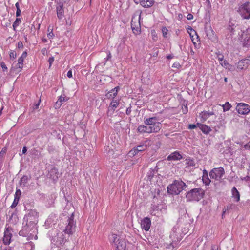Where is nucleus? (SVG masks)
Listing matches in <instances>:
<instances>
[{"mask_svg": "<svg viewBox=\"0 0 250 250\" xmlns=\"http://www.w3.org/2000/svg\"><path fill=\"white\" fill-rule=\"evenodd\" d=\"M187 185L181 180H174L173 183L167 187L168 193L172 195H178L183 190H186Z\"/></svg>", "mask_w": 250, "mask_h": 250, "instance_id": "f257e3e1", "label": "nucleus"}, {"mask_svg": "<svg viewBox=\"0 0 250 250\" xmlns=\"http://www.w3.org/2000/svg\"><path fill=\"white\" fill-rule=\"evenodd\" d=\"M205 195V191L202 188H193L188 191L186 195L187 202L199 201Z\"/></svg>", "mask_w": 250, "mask_h": 250, "instance_id": "f03ea898", "label": "nucleus"}, {"mask_svg": "<svg viewBox=\"0 0 250 250\" xmlns=\"http://www.w3.org/2000/svg\"><path fill=\"white\" fill-rule=\"evenodd\" d=\"M22 229L19 231V234L23 237H26L29 235L30 236H33L37 230L36 226L28 224L26 225L24 222H22Z\"/></svg>", "mask_w": 250, "mask_h": 250, "instance_id": "7ed1b4c3", "label": "nucleus"}, {"mask_svg": "<svg viewBox=\"0 0 250 250\" xmlns=\"http://www.w3.org/2000/svg\"><path fill=\"white\" fill-rule=\"evenodd\" d=\"M23 222L26 225L29 224L36 226L38 222V213L35 210H30L27 214L25 215L23 219Z\"/></svg>", "mask_w": 250, "mask_h": 250, "instance_id": "20e7f679", "label": "nucleus"}, {"mask_svg": "<svg viewBox=\"0 0 250 250\" xmlns=\"http://www.w3.org/2000/svg\"><path fill=\"white\" fill-rule=\"evenodd\" d=\"M237 12L243 19H250V2H246L240 5Z\"/></svg>", "mask_w": 250, "mask_h": 250, "instance_id": "39448f33", "label": "nucleus"}, {"mask_svg": "<svg viewBox=\"0 0 250 250\" xmlns=\"http://www.w3.org/2000/svg\"><path fill=\"white\" fill-rule=\"evenodd\" d=\"M225 174V171L223 167L214 168L209 172V175L211 179L219 181Z\"/></svg>", "mask_w": 250, "mask_h": 250, "instance_id": "423d86ee", "label": "nucleus"}, {"mask_svg": "<svg viewBox=\"0 0 250 250\" xmlns=\"http://www.w3.org/2000/svg\"><path fill=\"white\" fill-rule=\"evenodd\" d=\"M241 39L243 47H250V28L242 31Z\"/></svg>", "mask_w": 250, "mask_h": 250, "instance_id": "0eeeda50", "label": "nucleus"}, {"mask_svg": "<svg viewBox=\"0 0 250 250\" xmlns=\"http://www.w3.org/2000/svg\"><path fill=\"white\" fill-rule=\"evenodd\" d=\"M67 222L68 223L63 232L65 234H68L69 235L72 234L75 227V223L74 221V215L73 214L70 217L68 218Z\"/></svg>", "mask_w": 250, "mask_h": 250, "instance_id": "6e6552de", "label": "nucleus"}, {"mask_svg": "<svg viewBox=\"0 0 250 250\" xmlns=\"http://www.w3.org/2000/svg\"><path fill=\"white\" fill-rule=\"evenodd\" d=\"M156 127H151L148 125H140L137 128V131L138 132L140 133H150L152 132L157 133L158 132V128L156 126Z\"/></svg>", "mask_w": 250, "mask_h": 250, "instance_id": "1a4fd4ad", "label": "nucleus"}, {"mask_svg": "<svg viewBox=\"0 0 250 250\" xmlns=\"http://www.w3.org/2000/svg\"><path fill=\"white\" fill-rule=\"evenodd\" d=\"M146 125H148L151 127H156L155 126L157 127L158 128V132L160 131L161 128V124L158 121V120L156 117H153L149 118H147L144 121Z\"/></svg>", "mask_w": 250, "mask_h": 250, "instance_id": "9d476101", "label": "nucleus"}, {"mask_svg": "<svg viewBox=\"0 0 250 250\" xmlns=\"http://www.w3.org/2000/svg\"><path fill=\"white\" fill-rule=\"evenodd\" d=\"M48 176L53 181H56L59 176L58 169L53 165H50L48 167Z\"/></svg>", "mask_w": 250, "mask_h": 250, "instance_id": "9b49d317", "label": "nucleus"}, {"mask_svg": "<svg viewBox=\"0 0 250 250\" xmlns=\"http://www.w3.org/2000/svg\"><path fill=\"white\" fill-rule=\"evenodd\" d=\"M12 231V228L8 227L6 228L4 233V236L3 238V243L5 245H8L10 244L12 234L11 232Z\"/></svg>", "mask_w": 250, "mask_h": 250, "instance_id": "f8f14e48", "label": "nucleus"}, {"mask_svg": "<svg viewBox=\"0 0 250 250\" xmlns=\"http://www.w3.org/2000/svg\"><path fill=\"white\" fill-rule=\"evenodd\" d=\"M52 240L53 242H56V245H62L65 243L67 239L66 237L64 236V234L62 232H61L60 233H58L57 236H55Z\"/></svg>", "mask_w": 250, "mask_h": 250, "instance_id": "ddd939ff", "label": "nucleus"}, {"mask_svg": "<svg viewBox=\"0 0 250 250\" xmlns=\"http://www.w3.org/2000/svg\"><path fill=\"white\" fill-rule=\"evenodd\" d=\"M116 250H126V243L124 238H119L115 243Z\"/></svg>", "mask_w": 250, "mask_h": 250, "instance_id": "4468645a", "label": "nucleus"}, {"mask_svg": "<svg viewBox=\"0 0 250 250\" xmlns=\"http://www.w3.org/2000/svg\"><path fill=\"white\" fill-rule=\"evenodd\" d=\"M151 221L149 218L146 217L141 220V226L143 229L148 231L151 226Z\"/></svg>", "mask_w": 250, "mask_h": 250, "instance_id": "2eb2a0df", "label": "nucleus"}, {"mask_svg": "<svg viewBox=\"0 0 250 250\" xmlns=\"http://www.w3.org/2000/svg\"><path fill=\"white\" fill-rule=\"evenodd\" d=\"M136 4H140L145 8H149L153 6L154 3V0H139L134 2Z\"/></svg>", "mask_w": 250, "mask_h": 250, "instance_id": "dca6fc26", "label": "nucleus"}, {"mask_svg": "<svg viewBox=\"0 0 250 250\" xmlns=\"http://www.w3.org/2000/svg\"><path fill=\"white\" fill-rule=\"evenodd\" d=\"M120 87L119 86H117L111 90L105 95L107 99H112V100L114 99L117 98V95L118 92V90H120Z\"/></svg>", "mask_w": 250, "mask_h": 250, "instance_id": "f3484780", "label": "nucleus"}, {"mask_svg": "<svg viewBox=\"0 0 250 250\" xmlns=\"http://www.w3.org/2000/svg\"><path fill=\"white\" fill-rule=\"evenodd\" d=\"M249 64H250V56L239 61L237 68L239 69H243L244 67H247Z\"/></svg>", "mask_w": 250, "mask_h": 250, "instance_id": "a211bd4d", "label": "nucleus"}, {"mask_svg": "<svg viewBox=\"0 0 250 250\" xmlns=\"http://www.w3.org/2000/svg\"><path fill=\"white\" fill-rule=\"evenodd\" d=\"M147 146L146 145H140L138 146L136 148H134L133 149L130 151V155H135L139 152H141L145 150L146 149Z\"/></svg>", "mask_w": 250, "mask_h": 250, "instance_id": "6ab92c4d", "label": "nucleus"}, {"mask_svg": "<svg viewBox=\"0 0 250 250\" xmlns=\"http://www.w3.org/2000/svg\"><path fill=\"white\" fill-rule=\"evenodd\" d=\"M181 159H182V156L180 152L177 151L171 153L167 158V160L168 161L180 160Z\"/></svg>", "mask_w": 250, "mask_h": 250, "instance_id": "aec40b11", "label": "nucleus"}, {"mask_svg": "<svg viewBox=\"0 0 250 250\" xmlns=\"http://www.w3.org/2000/svg\"><path fill=\"white\" fill-rule=\"evenodd\" d=\"M21 191L20 189H17L15 194L14 201L11 206V208H15L17 206V205H18L19 200H20V197H21Z\"/></svg>", "mask_w": 250, "mask_h": 250, "instance_id": "412c9836", "label": "nucleus"}, {"mask_svg": "<svg viewBox=\"0 0 250 250\" xmlns=\"http://www.w3.org/2000/svg\"><path fill=\"white\" fill-rule=\"evenodd\" d=\"M231 197L234 202H238L240 201V194L235 187H233L231 189Z\"/></svg>", "mask_w": 250, "mask_h": 250, "instance_id": "4be33fe9", "label": "nucleus"}, {"mask_svg": "<svg viewBox=\"0 0 250 250\" xmlns=\"http://www.w3.org/2000/svg\"><path fill=\"white\" fill-rule=\"evenodd\" d=\"M202 180L204 184L206 186H208L211 182V180L209 179L208 176V172L205 169L203 171Z\"/></svg>", "mask_w": 250, "mask_h": 250, "instance_id": "5701e85b", "label": "nucleus"}, {"mask_svg": "<svg viewBox=\"0 0 250 250\" xmlns=\"http://www.w3.org/2000/svg\"><path fill=\"white\" fill-rule=\"evenodd\" d=\"M197 125L204 134H208L211 131V128L205 125L198 123Z\"/></svg>", "mask_w": 250, "mask_h": 250, "instance_id": "b1692460", "label": "nucleus"}, {"mask_svg": "<svg viewBox=\"0 0 250 250\" xmlns=\"http://www.w3.org/2000/svg\"><path fill=\"white\" fill-rule=\"evenodd\" d=\"M68 100V98H67L65 96H60L58 100V101L56 102L55 106V108H59L60 106L62 105V103L63 102H64L65 101H67Z\"/></svg>", "mask_w": 250, "mask_h": 250, "instance_id": "393cba45", "label": "nucleus"}, {"mask_svg": "<svg viewBox=\"0 0 250 250\" xmlns=\"http://www.w3.org/2000/svg\"><path fill=\"white\" fill-rule=\"evenodd\" d=\"M23 61L24 60L21 58H19L18 59V63L15 66L16 67L14 68L16 72H19L22 70L23 66Z\"/></svg>", "mask_w": 250, "mask_h": 250, "instance_id": "a878e982", "label": "nucleus"}, {"mask_svg": "<svg viewBox=\"0 0 250 250\" xmlns=\"http://www.w3.org/2000/svg\"><path fill=\"white\" fill-rule=\"evenodd\" d=\"M213 114L214 113L213 111L208 112L205 110H204L201 113H200V115L204 121L206 120L210 116Z\"/></svg>", "mask_w": 250, "mask_h": 250, "instance_id": "bb28decb", "label": "nucleus"}, {"mask_svg": "<svg viewBox=\"0 0 250 250\" xmlns=\"http://www.w3.org/2000/svg\"><path fill=\"white\" fill-rule=\"evenodd\" d=\"M57 17L59 19H62L63 16V4L60 5L56 8Z\"/></svg>", "mask_w": 250, "mask_h": 250, "instance_id": "cd10ccee", "label": "nucleus"}, {"mask_svg": "<svg viewBox=\"0 0 250 250\" xmlns=\"http://www.w3.org/2000/svg\"><path fill=\"white\" fill-rule=\"evenodd\" d=\"M237 104L235 109H250V106L249 105L243 103H235Z\"/></svg>", "mask_w": 250, "mask_h": 250, "instance_id": "c85d7f7f", "label": "nucleus"}, {"mask_svg": "<svg viewBox=\"0 0 250 250\" xmlns=\"http://www.w3.org/2000/svg\"><path fill=\"white\" fill-rule=\"evenodd\" d=\"M29 178L27 175H23L19 181V184L21 187H25L27 183Z\"/></svg>", "mask_w": 250, "mask_h": 250, "instance_id": "c756f323", "label": "nucleus"}, {"mask_svg": "<svg viewBox=\"0 0 250 250\" xmlns=\"http://www.w3.org/2000/svg\"><path fill=\"white\" fill-rule=\"evenodd\" d=\"M119 102L120 100L118 98L113 99L110 104L109 107L111 108H117L120 104Z\"/></svg>", "mask_w": 250, "mask_h": 250, "instance_id": "7c9ffc66", "label": "nucleus"}, {"mask_svg": "<svg viewBox=\"0 0 250 250\" xmlns=\"http://www.w3.org/2000/svg\"><path fill=\"white\" fill-rule=\"evenodd\" d=\"M232 106L229 102H226L224 104H218L217 105V106L216 107L218 109H220L221 108H222L223 109H230L231 108Z\"/></svg>", "mask_w": 250, "mask_h": 250, "instance_id": "2f4dec72", "label": "nucleus"}, {"mask_svg": "<svg viewBox=\"0 0 250 250\" xmlns=\"http://www.w3.org/2000/svg\"><path fill=\"white\" fill-rule=\"evenodd\" d=\"M133 21H131V28L133 32L135 34H138L140 32V24L138 23V25L137 26L134 25L133 24Z\"/></svg>", "mask_w": 250, "mask_h": 250, "instance_id": "473e14b6", "label": "nucleus"}, {"mask_svg": "<svg viewBox=\"0 0 250 250\" xmlns=\"http://www.w3.org/2000/svg\"><path fill=\"white\" fill-rule=\"evenodd\" d=\"M186 164L188 165V166L191 167H195L196 166V163L195 161L191 159L190 158H188L186 159Z\"/></svg>", "mask_w": 250, "mask_h": 250, "instance_id": "72a5a7b5", "label": "nucleus"}, {"mask_svg": "<svg viewBox=\"0 0 250 250\" xmlns=\"http://www.w3.org/2000/svg\"><path fill=\"white\" fill-rule=\"evenodd\" d=\"M236 113H235L236 114V113L238 114V116H241V115H246L249 113L250 112V110H236Z\"/></svg>", "mask_w": 250, "mask_h": 250, "instance_id": "f704fd0d", "label": "nucleus"}, {"mask_svg": "<svg viewBox=\"0 0 250 250\" xmlns=\"http://www.w3.org/2000/svg\"><path fill=\"white\" fill-rule=\"evenodd\" d=\"M21 21L20 18H17L15 21L14 22L13 24V28L14 30H16V27L19 26V24L21 23Z\"/></svg>", "mask_w": 250, "mask_h": 250, "instance_id": "c9c22d12", "label": "nucleus"}, {"mask_svg": "<svg viewBox=\"0 0 250 250\" xmlns=\"http://www.w3.org/2000/svg\"><path fill=\"white\" fill-rule=\"evenodd\" d=\"M119 238L121 237L115 234H112L110 239L111 241L115 244V243H116L117 240Z\"/></svg>", "mask_w": 250, "mask_h": 250, "instance_id": "e433bc0d", "label": "nucleus"}, {"mask_svg": "<svg viewBox=\"0 0 250 250\" xmlns=\"http://www.w3.org/2000/svg\"><path fill=\"white\" fill-rule=\"evenodd\" d=\"M9 57L11 60H14L17 57V54L15 51L13 50H11L9 53Z\"/></svg>", "mask_w": 250, "mask_h": 250, "instance_id": "4c0bfd02", "label": "nucleus"}, {"mask_svg": "<svg viewBox=\"0 0 250 250\" xmlns=\"http://www.w3.org/2000/svg\"><path fill=\"white\" fill-rule=\"evenodd\" d=\"M154 172L153 170H149L147 172V178H148V179L150 181H151V179H152V178L154 176Z\"/></svg>", "mask_w": 250, "mask_h": 250, "instance_id": "58836bf2", "label": "nucleus"}, {"mask_svg": "<svg viewBox=\"0 0 250 250\" xmlns=\"http://www.w3.org/2000/svg\"><path fill=\"white\" fill-rule=\"evenodd\" d=\"M7 149L6 148H3L2 149V150L0 152V157H3L5 154H6Z\"/></svg>", "mask_w": 250, "mask_h": 250, "instance_id": "ea45409f", "label": "nucleus"}, {"mask_svg": "<svg viewBox=\"0 0 250 250\" xmlns=\"http://www.w3.org/2000/svg\"><path fill=\"white\" fill-rule=\"evenodd\" d=\"M220 250V248L216 245H212L211 247V250Z\"/></svg>", "mask_w": 250, "mask_h": 250, "instance_id": "a19ab883", "label": "nucleus"}, {"mask_svg": "<svg viewBox=\"0 0 250 250\" xmlns=\"http://www.w3.org/2000/svg\"><path fill=\"white\" fill-rule=\"evenodd\" d=\"M197 127H198L197 123L196 124H190V125H189L188 128L190 129H193Z\"/></svg>", "mask_w": 250, "mask_h": 250, "instance_id": "79ce46f5", "label": "nucleus"}, {"mask_svg": "<svg viewBox=\"0 0 250 250\" xmlns=\"http://www.w3.org/2000/svg\"><path fill=\"white\" fill-rule=\"evenodd\" d=\"M217 59L220 62H223V61L224 60L223 59H224V56L221 54H217Z\"/></svg>", "mask_w": 250, "mask_h": 250, "instance_id": "37998d69", "label": "nucleus"}, {"mask_svg": "<svg viewBox=\"0 0 250 250\" xmlns=\"http://www.w3.org/2000/svg\"><path fill=\"white\" fill-rule=\"evenodd\" d=\"M0 65H1V67H2V68L3 69V71H5L7 70V67H6L4 62H1Z\"/></svg>", "mask_w": 250, "mask_h": 250, "instance_id": "c03bdc74", "label": "nucleus"}, {"mask_svg": "<svg viewBox=\"0 0 250 250\" xmlns=\"http://www.w3.org/2000/svg\"><path fill=\"white\" fill-rule=\"evenodd\" d=\"M220 64L222 66H223L225 67L227 66L228 65H229L228 62L226 60H223V62H220Z\"/></svg>", "mask_w": 250, "mask_h": 250, "instance_id": "a18cd8bd", "label": "nucleus"}, {"mask_svg": "<svg viewBox=\"0 0 250 250\" xmlns=\"http://www.w3.org/2000/svg\"><path fill=\"white\" fill-rule=\"evenodd\" d=\"M167 31H168L166 27L163 28V29L162 30V32H163L164 37H167Z\"/></svg>", "mask_w": 250, "mask_h": 250, "instance_id": "49530a36", "label": "nucleus"}, {"mask_svg": "<svg viewBox=\"0 0 250 250\" xmlns=\"http://www.w3.org/2000/svg\"><path fill=\"white\" fill-rule=\"evenodd\" d=\"M23 47V43L21 42H19L17 44V47L19 49L22 48Z\"/></svg>", "mask_w": 250, "mask_h": 250, "instance_id": "de8ad7c7", "label": "nucleus"}, {"mask_svg": "<svg viewBox=\"0 0 250 250\" xmlns=\"http://www.w3.org/2000/svg\"><path fill=\"white\" fill-rule=\"evenodd\" d=\"M27 53L26 51H24L22 54L21 56L20 57V58H21L24 60V58H25L27 57Z\"/></svg>", "mask_w": 250, "mask_h": 250, "instance_id": "09e8293b", "label": "nucleus"}, {"mask_svg": "<svg viewBox=\"0 0 250 250\" xmlns=\"http://www.w3.org/2000/svg\"><path fill=\"white\" fill-rule=\"evenodd\" d=\"M54 59L53 57H51L48 59V62L49 63L50 66L51 65L52 62H53Z\"/></svg>", "mask_w": 250, "mask_h": 250, "instance_id": "8fccbe9b", "label": "nucleus"}, {"mask_svg": "<svg viewBox=\"0 0 250 250\" xmlns=\"http://www.w3.org/2000/svg\"><path fill=\"white\" fill-rule=\"evenodd\" d=\"M37 152H38L37 150H36L35 148L32 149L31 151V153L32 155H37Z\"/></svg>", "mask_w": 250, "mask_h": 250, "instance_id": "3c124183", "label": "nucleus"}, {"mask_svg": "<svg viewBox=\"0 0 250 250\" xmlns=\"http://www.w3.org/2000/svg\"><path fill=\"white\" fill-rule=\"evenodd\" d=\"M187 18L188 20H191L193 19V16L191 14H188L187 16Z\"/></svg>", "mask_w": 250, "mask_h": 250, "instance_id": "603ef678", "label": "nucleus"}, {"mask_svg": "<svg viewBox=\"0 0 250 250\" xmlns=\"http://www.w3.org/2000/svg\"><path fill=\"white\" fill-rule=\"evenodd\" d=\"M67 76L70 78L72 77V72L71 70H69L67 73Z\"/></svg>", "mask_w": 250, "mask_h": 250, "instance_id": "864d4df0", "label": "nucleus"}, {"mask_svg": "<svg viewBox=\"0 0 250 250\" xmlns=\"http://www.w3.org/2000/svg\"><path fill=\"white\" fill-rule=\"evenodd\" d=\"M246 149H250V142L244 146Z\"/></svg>", "mask_w": 250, "mask_h": 250, "instance_id": "5fc2aeb1", "label": "nucleus"}, {"mask_svg": "<svg viewBox=\"0 0 250 250\" xmlns=\"http://www.w3.org/2000/svg\"><path fill=\"white\" fill-rule=\"evenodd\" d=\"M16 14V16H17V17H19V16H20V14H21V10H20V8H18V9H17Z\"/></svg>", "mask_w": 250, "mask_h": 250, "instance_id": "6e6d98bb", "label": "nucleus"}, {"mask_svg": "<svg viewBox=\"0 0 250 250\" xmlns=\"http://www.w3.org/2000/svg\"><path fill=\"white\" fill-rule=\"evenodd\" d=\"M27 150V148L26 146H24L22 148V154H24L26 153Z\"/></svg>", "mask_w": 250, "mask_h": 250, "instance_id": "4d7b16f0", "label": "nucleus"}, {"mask_svg": "<svg viewBox=\"0 0 250 250\" xmlns=\"http://www.w3.org/2000/svg\"><path fill=\"white\" fill-rule=\"evenodd\" d=\"M47 36L49 38H52L53 36H54V34L52 32V31H51L50 32H49V33H48L47 34Z\"/></svg>", "mask_w": 250, "mask_h": 250, "instance_id": "13d9d810", "label": "nucleus"}, {"mask_svg": "<svg viewBox=\"0 0 250 250\" xmlns=\"http://www.w3.org/2000/svg\"><path fill=\"white\" fill-rule=\"evenodd\" d=\"M69 0H60V3L63 4L69 1Z\"/></svg>", "mask_w": 250, "mask_h": 250, "instance_id": "bf43d9fd", "label": "nucleus"}, {"mask_svg": "<svg viewBox=\"0 0 250 250\" xmlns=\"http://www.w3.org/2000/svg\"><path fill=\"white\" fill-rule=\"evenodd\" d=\"M183 105L184 106L185 108L186 109H188V107H187V102L186 101H184L183 102Z\"/></svg>", "mask_w": 250, "mask_h": 250, "instance_id": "052dcab7", "label": "nucleus"}, {"mask_svg": "<svg viewBox=\"0 0 250 250\" xmlns=\"http://www.w3.org/2000/svg\"><path fill=\"white\" fill-rule=\"evenodd\" d=\"M157 208V206L155 205H151V209L153 210H154L155 209H156Z\"/></svg>", "mask_w": 250, "mask_h": 250, "instance_id": "680f3d73", "label": "nucleus"}, {"mask_svg": "<svg viewBox=\"0 0 250 250\" xmlns=\"http://www.w3.org/2000/svg\"><path fill=\"white\" fill-rule=\"evenodd\" d=\"M46 52H47V50H46V48H44L42 50V54L45 55V53H46Z\"/></svg>", "mask_w": 250, "mask_h": 250, "instance_id": "e2e57ef3", "label": "nucleus"}, {"mask_svg": "<svg viewBox=\"0 0 250 250\" xmlns=\"http://www.w3.org/2000/svg\"><path fill=\"white\" fill-rule=\"evenodd\" d=\"M114 111V110H108L107 111V115L109 116V115H111L112 113Z\"/></svg>", "mask_w": 250, "mask_h": 250, "instance_id": "0e129e2a", "label": "nucleus"}, {"mask_svg": "<svg viewBox=\"0 0 250 250\" xmlns=\"http://www.w3.org/2000/svg\"><path fill=\"white\" fill-rule=\"evenodd\" d=\"M111 58V54L110 52H108L107 56V60H109Z\"/></svg>", "mask_w": 250, "mask_h": 250, "instance_id": "69168bd1", "label": "nucleus"}, {"mask_svg": "<svg viewBox=\"0 0 250 250\" xmlns=\"http://www.w3.org/2000/svg\"><path fill=\"white\" fill-rule=\"evenodd\" d=\"M172 58H173V56L171 55H169L167 56V59H172Z\"/></svg>", "mask_w": 250, "mask_h": 250, "instance_id": "338daca9", "label": "nucleus"}, {"mask_svg": "<svg viewBox=\"0 0 250 250\" xmlns=\"http://www.w3.org/2000/svg\"><path fill=\"white\" fill-rule=\"evenodd\" d=\"M233 207H234V205L233 204H231L230 205L229 207H228V208H229V209H231V208H232Z\"/></svg>", "mask_w": 250, "mask_h": 250, "instance_id": "774afa93", "label": "nucleus"}]
</instances>
